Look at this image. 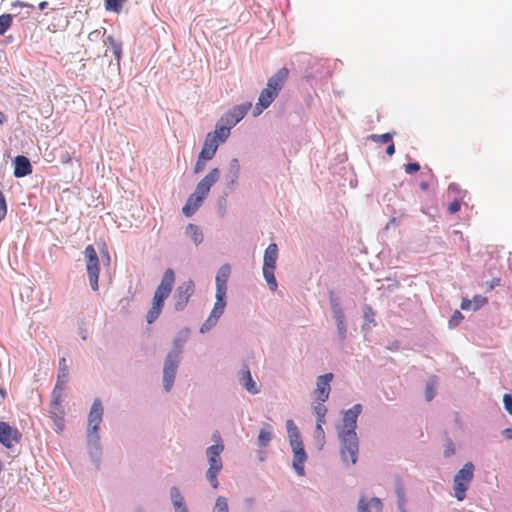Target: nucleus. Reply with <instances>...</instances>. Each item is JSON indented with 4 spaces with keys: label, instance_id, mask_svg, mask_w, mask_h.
<instances>
[{
    "label": "nucleus",
    "instance_id": "nucleus-49",
    "mask_svg": "<svg viewBox=\"0 0 512 512\" xmlns=\"http://www.w3.org/2000/svg\"><path fill=\"white\" fill-rule=\"evenodd\" d=\"M370 504L378 511V512H381L382 511V502L379 498L377 497H373L371 500H370Z\"/></svg>",
    "mask_w": 512,
    "mask_h": 512
},
{
    "label": "nucleus",
    "instance_id": "nucleus-5",
    "mask_svg": "<svg viewBox=\"0 0 512 512\" xmlns=\"http://www.w3.org/2000/svg\"><path fill=\"white\" fill-rule=\"evenodd\" d=\"M278 259V246L271 243L264 252L263 276L272 291H276L278 284L274 276L276 261Z\"/></svg>",
    "mask_w": 512,
    "mask_h": 512
},
{
    "label": "nucleus",
    "instance_id": "nucleus-24",
    "mask_svg": "<svg viewBox=\"0 0 512 512\" xmlns=\"http://www.w3.org/2000/svg\"><path fill=\"white\" fill-rule=\"evenodd\" d=\"M170 496L175 512H189L185 504L184 497L176 487H172L170 490Z\"/></svg>",
    "mask_w": 512,
    "mask_h": 512
},
{
    "label": "nucleus",
    "instance_id": "nucleus-48",
    "mask_svg": "<svg viewBox=\"0 0 512 512\" xmlns=\"http://www.w3.org/2000/svg\"><path fill=\"white\" fill-rule=\"evenodd\" d=\"M368 505L366 499L362 497L358 502V512H370Z\"/></svg>",
    "mask_w": 512,
    "mask_h": 512
},
{
    "label": "nucleus",
    "instance_id": "nucleus-13",
    "mask_svg": "<svg viewBox=\"0 0 512 512\" xmlns=\"http://www.w3.org/2000/svg\"><path fill=\"white\" fill-rule=\"evenodd\" d=\"M226 306V301L224 297H216V302L214 304V307L210 313V316L206 320V322L201 327V332H205L209 330L211 327L215 326L218 319L221 317V315L224 312Z\"/></svg>",
    "mask_w": 512,
    "mask_h": 512
},
{
    "label": "nucleus",
    "instance_id": "nucleus-28",
    "mask_svg": "<svg viewBox=\"0 0 512 512\" xmlns=\"http://www.w3.org/2000/svg\"><path fill=\"white\" fill-rule=\"evenodd\" d=\"M286 427L291 446H294L296 443H302L300 433L293 420H287Z\"/></svg>",
    "mask_w": 512,
    "mask_h": 512
},
{
    "label": "nucleus",
    "instance_id": "nucleus-4",
    "mask_svg": "<svg viewBox=\"0 0 512 512\" xmlns=\"http://www.w3.org/2000/svg\"><path fill=\"white\" fill-rule=\"evenodd\" d=\"M474 469L473 463L467 462L454 476L453 489L458 501H463L466 498V491L474 477Z\"/></svg>",
    "mask_w": 512,
    "mask_h": 512
},
{
    "label": "nucleus",
    "instance_id": "nucleus-39",
    "mask_svg": "<svg viewBox=\"0 0 512 512\" xmlns=\"http://www.w3.org/2000/svg\"><path fill=\"white\" fill-rule=\"evenodd\" d=\"M435 396V380L429 381L425 389V398L427 401H431Z\"/></svg>",
    "mask_w": 512,
    "mask_h": 512
},
{
    "label": "nucleus",
    "instance_id": "nucleus-21",
    "mask_svg": "<svg viewBox=\"0 0 512 512\" xmlns=\"http://www.w3.org/2000/svg\"><path fill=\"white\" fill-rule=\"evenodd\" d=\"M69 378V369L65 358L59 360V372L57 376V382L53 391L64 392L65 386Z\"/></svg>",
    "mask_w": 512,
    "mask_h": 512
},
{
    "label": "nucleus",
    "instance_id": "nucleus-23",
    "mask_svg": "<svg viewBox=\"0 0 512 512\" xmlns=\"http://www.w3.org/2000/svg\"><path fill=\"white\" fill-rule=\"evenodd\" d=\"M332 310L334 314V318L336 320L337 329L341 336V338H345L346 336V325H345V317L343 311L337 302V299H331Z\"/></svg>",
    "mask_w": 512,
    "mask_h": 512
},
{
    "label": "nucleus",
    "instance_id": "nucleus-45",
    "mask_svg": "<svg viewBox=\"0 0 512 512\" xmlns=\"http://www.w3.org/2000/svg\"><path fill=\"white\" fill-rule=\"evenodd\" d=\"M364 319L367 322H374V311L370 306H366L364 309Z\"/></svg>",
    "mask_w": 512,
    "mask_h": 512
},
{
    "label": "nucleus",
    "instance_id": "nucleus-20",
    "mask_svg": "<svg viewBox=\"0 0 512 512\" xmlns=\"http://www.w3.org/2000/svg\"><path fill=\"white\" fill-rule=\"evenodd\" d=\"M220 145L219 140H215V136L207 134L200 155L205 159H212Z\"/></svg>",
    "mask_w": 512,
    "mask_h": 512
},
{
    "label": "nucleus",
    "instance_id": "nucleus-31",
    "mask_svg": "<svg viewBox=\"0 0 512 512\" xmlns=\"http://www.w3.org/2000/svg\"><path fill=\"white\" fill-rule=\"evenodd\" d=\"M13 17L11 14L0 15V35H4L6 31L11 27Z\"/></svg>",
    "mask_w": 512,
    "mask_h": 512
},
{
    "label": "nucleus",
    "instance_id": "nucleus-51",
    "mask_svg": "<svg viewBox=\"0 0 512 512\" xmlns=\"http://www.w3.org/2000/svg\"><path fill=\"white\" fill-rule=\"evenodd\" d=\"M397 493H398V497H399V506L402 509V512H406L403 509V506H404V503H405L404 492L402 491V489H398Z\"/></svg>",
    "mask_w": 512,
    "mask_h": 512
},
{
    "label": "nucleus",
    "instance_id": "nucleus-37",
    "mask_svg": "<svg viewBox=\"0 0 512 512\" xmlns=\"http://www.w3.org/2000/svg\"><path fill=\"white\" fill-rule=\"evenodd\" d=\"M271 440V432L265 429H262L258 435V444L260 447H265Z\"/></svg>",
    "mask_w": 512,
    "mask_h": 512
},
{
    "label": "nucleus",
    "instance_id": "nucleus-12",
    "mask_svg": "<svg viewBox=\"0 0 512 512\" xmlns=\"http://www.w3.org/2000/svg\"><path fill=\"white\" fill-rule=\"evenodd\" d=\"M250 107V103L234 106L221 118L220 121L230 127H233L245 117Z\"/></svg>",
    "mask_w": 512,
    "mask_h": 512
},
{
    "label": "nucleus",
    "instance_id": "nucleus-59",
    "mask_svg": "<svg viewBox=\"0 0 512 512\" xmlns=\"http://www.w3.org/2000/svg\"><path fill=\"white\" fill-rule=\"evenodd\" d=\"M420 186H421V188H422L423 190H426V189L428 188V184H427V183H421V185H420Z\"/></svg>",
    "mask_w": 512,
    "mask_h": 512
},
{
    "label": "nucleus",
    "instance_id": "nucleus-15",
    "mask_svg": "<svg viewBox=\"0 0 512 512\" xmlns=\"http://www.w3.org/2000/svg\"><path fill=\"white\" fill-rule=\"evenodd\" d=\"M220 170L213 168L196 186V191L207 197L211 187L219 180Z\"/></svg>",
    "mask_w": 512,
    "mask_h": 512
},
{
    "label": "nucleus",
    "instance_id": "nucleus-22",
    "mask_svg": "<svg viewBox=\"0 0 512 512\" xmlns=\"http://www.w3.org/2000/svg\"><path fill=\"white\" fill-rule=\"evenodd\" d=\"M14 176L17 178L25 177L32 173V166L29 159L25 156H17L14 160Z\"/></svg>",
    "mask_w": 512,
    "mask_h": 512
},
{
    "label": "nucleus",
    "instance_id": "nucleus-42",
    "mask_svg": "<svg viewBox=\"0 0 512 512\" xmlns=\"http://www.w3.org/2000/svg\"><path fill=\"white\" fill-rule=\"evenodd\" d=\"M227 292V283L226 282H216V297H224Z\"/></svg>",
    "mask_w": 512,
    "mask_h": 512
},
{
    "label": "nucleus",
    "instance_id": "nucleus-30",
    "mask_svg": "<svg viewBox=\"0 0 512 512\" xmlns=\"http://www.w3.org/2000/svg\"><path fill=\"white\" fill-rule=\"evenodd\" d=\"M105 45L111 47L112 52L117 60H120L122 54V46L119 42H117L112 35L107 36L103 40Z\"/></svg>",
    "mask_w": 512,
    "mask_h": 512
},
{
    "label": "nucleus",
    "instance_id": "nucleus-18",
    "mask_svg": "<svg viewBox=\"0 0 512 512\" xmlns=\"http://www.w3.org/2000/svg\"><path fill=\"white\" fill-rule=\"evenodd\" d=\"M293 450V467L299 476L304 475V462L306 461V453L303 448L302 443H296L294 446H291Z\"/></svg>",
    "mask_w": 512,
    "mask_h": 512
},
{
    "label": "nucleus",
    "instance_id": "nucleus-56",
    "mask_svg": "<svg viewBox=\"0 0 512 512\" xmlns=\"http://www.w3.org/2000/svg\"><path fill=\"white\" fill-rule=\"evenodd\" d=\"M503 435L506 439H512V428L505 429Z\"/></svg>",
    "mask_w": 512,
    "mask_h": 512
},
{
    "label": "nucleus",
    "instance_id": "nucleus-33",
    "mask_svg": "<svg viewBox=\"0 0 512 512\" xmlns=\"http://www.w3.org/2000/svg\"><path fill=\"white\" fill-rule=\"evenodd\" d=\"M127 0H105V8L108 11L119 13Z\"/></svg>",
    "mask_w": 512,
    "mask_h": 512
},
{
    "label": "nucleus",
    "instance_id": "nucleus-46",
    "mask_svg": "<svg viewBox=\"0 0 512 512\" xmlns=\"http://www.w3.org/2000/svg\"><path fill=\"white\" fill-rule=\"evenodd\" d=\"M461 208V202L458 201V200H454L453 202H451L449 205H448V212L450 214H454L456 212H458Z\"/></svg>",
    "mask_w": 512,
    "mask_h": 512
},
{
    "label": "nucleus",
    "instance_id": "nucleus-41",
    "mask_svg": "<svg viewBox=\"0 0 512 512\" xmlns=\"http://www.w3.org/2000/svg\"><path fill=\"white\" fill-rule=\"evenodd\" d=\"M6 215H7V202H6L4 194L0 191V222L6 217Z\"/></svg>",
    "mask_w": 512,
    "mask_h": 512
},
{
    "label": "nucleus",
    "instance_id": "nucleus-58",
    "mask_svg": "<svg viewBox=\"0 0 512 512\" xmlns=\"http://www.w3.org/2000/svg\"><path fill=\"white\" fill-rule=\"evenodd\" d=\"M4 121H5V116L2 112H0V125L3 124Z\"/></svg>",
    "mask_w": 512,
    "mask_h": 512
},
{
    "label": "nucleus",
    "instance_id": "nucleus-7",
    "mask_svg": "<svg viewBox=\"0 0 512 512\" xmlns=\"http://www.w3.org/2000/svg\"><path fill=\"white\" fill-rule=\"evenodd\" d=\"M84 255L86 259V270L90 282V286L94 291L99 289L98 279H99V259L97 256V252L93 245H88L84 250Z\"/></svg>",
    "mask_w": 512,
    "mask_h": 512
},
{
    "label": "nucleus",
    "instance_id": "nucleus-54",
    "mask_svg": "<svg viewBox=\"0 0 512 512\" xmlns=\"http://www.w3.org/2000/svg\"><path fill=\"white\" fill-rule=\"evenodd\" d=\"M100 36H101V31H100V30H94V31H92V32L89 34L88 38H89L90 40H94V39H96V38H98V37H100Z\"/></svg>",
    "mask_w": 512,
    "mask_h": 512
},
{
    "label": "nucleus",
    "instance_id": "nucleus-57",
    "mask_svg": "<svg viewBox=\"0 0 512 512\" xmlns=\"http://www.w3.org/2000/svg\"><path fill=\"white\" fill-rule=\"evenodd\" d=\"M47 6H48V2L47 1H42L38 5L40 10H44L45 8H47Z\"/></svg>",
    "mask_w": 512,
    "mask_h": 512
},
{
    "label": "nucleus",
    "instance_id": "nucleus-2",
    "mask_svg": "<svg viewBox=\"0 0 512 512\" xmlns=\"http://www.w3.org/2000/svg\"><path fill=\"white\" fill-rule=\"evenodd\" d=\"M174 282V271L169 268L164 272L161 283L159 284L154 293L152 307L147 313V322L149 324L153 323L160 315L164 305V301L170 295Z\"/></svg>",
    "mask_w": 512,
    "mask_h": 512
},
{
    "label": "nucleus",
    "instance_id": "nucleus-52",
    "mask_svg": "<svg viewBox=\"0 0 512 512\" xmlns=\"http://www.w3.org/2000/svg\"><path fill=\"white\" fill-rule=\"evenodd\" d=\"M12 6L13 7H28V8H33L34 6L32 4H28V3H25V2H22V1H15L14 3H12Z\"/></svg>",
    "mask_w": 512,
    "mask_h": 512
},
{
    "label": "nucleus",
    "instance_id": "nucleus-1",
    "mask_svg": "<svg viewBox=\"0 0 512 512\" xmlns=\"http://www.w3.org/2000/svg\"><path fill=\"white\" fill-rule=\"evenodd\" d=\"M362 411L360 404L347 410L343 417V430L339 433L341 439V456L350 464H355L358 455V439L355 432L358 415Z\"/></svg>",
    "mask_w": 512,
    "mask_h": 512
},
{
    "label": "nucleus",
    "instance_id": "nucleus-38",
    "mask_svg": "<svg viewBox=\"0 0 512 512\" xmlns=\"http://www.w3.org/2000/svg\"><path fill=\"white\" fill-rule=\"evenodd\" d=\"M464 316L462 313L458 310L454 311L451 318L449 319L448 326L449 328H455L460 324V322L463 320Z\"/></svg>",
    "mask_w": 512,
    "mask_h": 512
},
{
    "label": "nucleus",
    "instance_id": "nucleus-35",
    "mask_svg": "<svg viewBox=\"0 0 512 512\" xmlns=\"http://www.w3.org/2000/svg\"><path fill=\"white\" fill-rule=\"evenodd\" d=\"M324 402H320L314 406V413L317 417V422H325V415L327 412L326 407L323 405Z\"/></svg>",
    "mask_w": 512,
    "mask_h": 512
},
{
    "label": "nucleus",
    "instance_id": "nucleus-17",
    "mask_svg": "<svg viewBox=\"0 0 512 512\" xmlns=\"http://www.w3.org/2000/svg\"><path fill=\"white\" fill-rule=\"evenodd\" d=\"M288 77L289 70L283 67L268 79L267 86L279 94V91L284 87Z\"/></svg>",
    "mask_w": 512,
    "mask_h": 512
},
{
    "label": "nucleus",
    "instance_id": "nucleus-19",
    "mask_svg": "<svg viewBox=\"0 0 512 512\" xmlns=\"http://www.w3.org/2000/svg\"><path fill=\"white\" fill-rule=\"evenodd\" d=\"M205 198L206 196L201 195L195 190V192L188 197L186 204L182 208L183 214L187 217L192 216L202 205Z\"/></svg>",
    "mask_w": 512,
    "mask_h": 512
},
{
    "label": "nucleus",
    "instance_id": "nucleus-50",
    "mask_svg": "<svg viewBox=\"0 0 512 512\" xmlns=\"http://www.w3.org/2000/svg\"><path fill=\"white\" fill-rule=\"evenodd\" d=\"M460 307L462 310H473L472 301L470 299L464 298L461 301Z\"/></svg>",
    "mask_w": 512,
    "mask_h": 512
},
{
    "label": "nucleus",
    "instance_id": "nucleus-14",
    "mask_svg": "<svg viewBox=\"0 0 512 512\" xmlns=\"http://www.w3.org/2000/svg\"><path fill=\"white\" fill-rule=\"evenodd\" d=\"M332 379V373H327L318 377L314 395L319 402H325L328 399L330 394V382Z\"/></svg>",
    "mask_w": 512,
    "mask_h": 512
},
{
    "label": "nucleus",
    "instance_id": "nucleus-47",
    "mask_svg": "<svg viewBox=\"0 0 512 512\" xmlns=\"http://www.w3.org/2000/svg\"><path fill=\"white\" fill-rule=\"evenodd\" d=\"M404 169L406 173L412 174L419 171L420 165L418 163H408L405 165Z\"/></svg>",
    "mask_w": 512,
    "mask_h": 512
},
{
    "label": "nucleus",
    "instance_id": "nucleus-6",
    "mask_svg": "<svg viewBox=\"0 0 512 512\" xmlns=\"http://www.w3.org/2000/svg\"><path fill=\"white\" fill-rule=\"evenodd\" d=\"M63 399V392L52 391L49 414L57 433H61L64 429L65 410L62 406Z\"/></svg>",
    "mask_w": 512,
    "mask_h": 512
},
{
    "label": "nucleus",
    "instance_id": "nucleus-40",
    "mask_svg": "<svg viewBox=\"0 0 512 512\" xmlns=\"http://www.w3.org/2000/svg\"><path fill=\"white\" fill-rule=\"evenodd\" d=\"M471 301L473 305V310H478L487 303V299L481 295L474 296Z\"/></svg>",
    "mask_w": 512,
    "mask_h": 512
},
{
    "label": "nucleus",
    "instance_id": "nucleus-26",
    "mask_svg": "<svg viewBox=\"0 0 512 512\" xmlns=\"http://www.w3.org/2000/svg\"><path fill=\"white\" fill-rule=\"evenodd\" d=\"M240 172V165L238 159L234 158L230 161L229 169L226 174V179L229 184L233 185L237 182Z\"/></svg>",
    "mask_w": 512,
    "mask_h": 512
},
{
    "label": "nucleus",
    "instance_id": "nucleus-29",
    "mask_svg": "<svg viewBox=\"0 0 512 512\" xmlns=\"http://www.w3.org/2000/svg\"><path fill=\"white\" fill-rule=\"evenodd\" d=\"M186 234L195 244H200L203 241V233L197 225L189 224L186 227Z\"/></svg>",
    "mask_w": 512,
    "mask_h": 512
},
{
    "label": "nucleus",
    "instance_id": "nucleus-36",
    "mask_svg": "<svg viewBox=\"0 0 512 512\" xmlns=\"http://www.w3.org/2000/svg\"><path fill=\"white\" fill-rule=\"evenodd\" d=\"M392 138H393V134H391V133H384L381 135L372 134L370 136V139L376 143H389L392 141Z\"/></svg>",
    "mask_w": 512,
    "mask_h": 512
},
{
    "label": "nucleus",
    "instance_id": "nucleus-53",
    "mask_svg": "<svg viewBox=\"0 0 512 512\" xmlns=\"http://www.w3.org/2000/svg\"><path fill=\"white\" fill-rule=\"evenodd\" d=\"M386 153L389 156H392L395 153V146H394V143L392 141L389 142V145H388V147L386 149Z\"/></svg>",
    "mask_w": 512,
    "mask_h": 512
},
{
    "label": "nucleus",
    "instance_id": "nucleus-34",
    "mask_svg": "<svg viewBox=\"0 0 512 512\" xmlns=\"http://www.w3.org/2000/svg\"><path fill=\"white\" fill-rule=\"evenodd\" d=\"M213 512H228V502L225 497L219 496L216 499L215 506L213 508Z\"/></svg>",
    "mask_w": 512,
    "mask_h": 512
},
{
    "label": "nucleus",
    "instance_id": "nucleus-32",
    "mask_svg": "<svg viewBox=\"0 0 512 512\" xmlns=\"http://www.w3.org/2000/svg\"><path fill=\"white\" fill-rule=\"evenodd\" d=\"M231 268L228 264H224L220 267L217 275H216V282H228V279L230 277Z\"/></svg>",
    "mask_w": 512,
    "mask_h": 512
},
{
    "label": "nucleus",
    "instance_id": "nucleus-8",
    "mask_svg": "<svg viewBox=\"0 0 512 512\" xmlns=\"http://www.w3.org/2000/svg\"><path fill=\"white\" fill-rule=\"evenodd\" d=\"M103 407L99 399L94 400L88 415L87 436L89 441L96 442L99 439L98 429L102 422Z\"/></svg>",
    "mask_w": 512,
    "mask_h": 512
},
{
    "label": "nucleus",
    "instance_id": "nucleus-10",
    "mask_svg": "<svg viewBox=\"0 0 512 512\" xmlns=\"http://www.w3.org/2000/svg\"><path fill=\"white\" fill-rule=\"evenodd\" d=\"M178 368V354H168L163 368V385L166 391H170Z\"/></svg>",
    "mask_w": 512,
    "mask_h": 512
},
{
    "label": "nucleus",
    "instance_id": "nucleus-16",
    "mask_svg": "<svg viewBox=\"0 0 512 512\" xmlns=\"http://www.w3.org/2000/svg\"><path fill=\"white\" fill-rule=\"evenodd\" d=\"M277 96L278 94L266 85V87L260 93L254 114L259 115L262 113L264 109L270 106V104L276 99Z\"/></svg>",
    "mask_w": 512,
    "mask_h": 512
},
{
    "label": "nucleus",
    "instance_id": "nucleus-43",
    "mask_svg": "<svg viewBox=\"0 0 512 512\" xmlns=\"http://www.w3.org/2000/svg\"><path fill=\"white\" fill-rule=\"evenodd\" d=\"M208 160L209 159L202 158L201 155L199 154L198 160L194 167V173L198 174V173L202 172L206 166V161H208Z\"/></svg>",
    "mask_w": 512,
    "mask_h": 512
},
{
    "label": "nucleus",
    "instance_id": "nucleus-55",
    "mask_svg": "<svg viewBox=\"0 0 512 512\" xmlns=\"http://www.w3.org/2000/svg\"><path fill=\"white\" fill-rule=\"evenodd\" d=\"M325 422H317L316 424V432L319 434V435H323L324 434V431H323V428H322V425L324 424Z\"/></svg>",
    "mask_w": 512,
    "mask_h": 512
},
{
    "label": "nucleus",
    "instance_id": "nucleus-11",
    "mask_svg": "<svg viewBox=\"0 0 512 512\" xmlns=\"http://www.w3.org/2000/svg\"><path fill=\"white\" fill-rule=\"evenodd\" d=\"M20 438L21 434L16 428L6 422H0V443L3 446L11 448L19 442Z\"/></svg>",
    "mask_w": 512,
    "mask_h": 512
},
{
    "label": "nucleus",
    "instance_id": "nucleus-9",
    "mask_svg": "<svg viewBox=\"0 0 512 512\" xmlns=\"http://www.w3.org/2000/svg\"><path fill=\"white\" fill-rule=\"evenodd\" d=\"M194 291L195 285L192 280H187L177 287L174 294L175 309L177 311H181L186 307Z\"/></svg>",
    "mask_w": 512,
    "mask_h": 512
},
{
    "label": "nucleus",
    "instance_id": "nucleus-44",
    "mask_svg": "<svg viewBox=\"0 0 512 512\" xmlns=\"http://www.w3.org/2000/svg\"><path fill=\"white\" fill-rule=\"evenodd\" d=\"M503 403L507 412L512 416V395L504 394Z\"/></svg>",
    "mask_w": 512,
    "mask_h": 512
},
{
    "label": "nucleus",
    "instance_id": "nucleus-25",
    "mask_svg": "<svg viewBox=\"0 0 512 512\" xmlns=\"http://www.w3.org/2000/svg\"><path fill=\"white\" fill-rule=\"evenodd\" d=\"M240 382L249 393L257 394L259 392L248 368L241 372Z\"/></svg>",
    "mask_w": 512,
    "mask_h": 512
},
{
    "label": "nucleus",
    "instance_id": "nucleus-27",
    "mask_svg": "<svg viewBox=\"0 0 512 512\" xmlns=\"http://www.w3.org/2000/svg\"><path fill=\"white\" fill-rule=\"evenodd\" d=\"M230 129L231 127L229 125H220V123H218L216 125L215 130L213 132H209L208 134H212L213 136H215V140H219L221 144L225 142L226 139L229 137Z\"/></svg>",
    "mask_w": 512,
    "mask_h": 512
},
{
    "label": "nucleus",
    "instance_id": "nucleus-3",
    "mask_svg": "<svg viewBox=\"0 0 512 512\" xmlns=\"http://www.w3.org/2000/svg\"><path fill=\"white\" fill-rule=\"evenodd\" d=\"M213 439L216 443L206 449V455L209 461V468L206 475L211 486L214 489H217L219 486L217 475L223 467L220 454L224 450V445L222 444L221 437L218 433L213 434Z\"/></svg>",
    "mask_w": 512,
    "mask_h": 512
}]
</instances>
